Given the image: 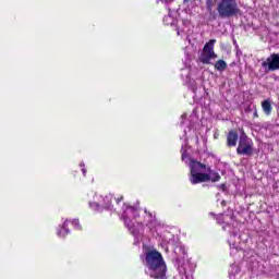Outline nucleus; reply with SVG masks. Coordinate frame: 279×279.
Returning <instances> with one entry per match:
<instances>
[{
  "instance_id": "dca6fc26",
  "label": "nucleus",
  "mask_w": 279,
  "mask_h": 279,
  "mask_svg": "<svg viewBox=\"0 0 279 279\" xmlns=\"http://www.w3.org/2000/svg\"><path fill=\"white\" fill-rule=\"evenodd\" d=\"M215 3H217L215 0H206V10H213Z\"/></svg>"
},
{
  "instance_id": "a211bd4d",
  "label": "nucleus",
  "mask_w": 279,
  "mask_h": 279,
  "mask_svg": "<svg viewBox=\"0 0 279 279\" xmlns=\"http://www.w3.org/2000/svg\"><path fill=\"white\" fill-rule=\"evenodd\" d=\"M90 208H93V210H97L99 208V204L97 203H89Z\"/></svg>"
},
{
  "instance_id": "412c9836",
  "label": "nucleus",
  "mask_w": 279,
  "mask_h": 279,
  "mask_svg": "<svg viewBox=\"0 0 279 279\" xmlns=\"http://www.w3.org/2000/svg\"><path fill=\"white\" fill-rule=\"evenodd\" d=\"M120 202H123V196H121L120 198H117V204H119Z\"/></svg>"
},
{
  "instance_id": "f257e3e1",
  "label": "nucleus",
  "mask_w": 279,
  "mask_h": 279,
  "mask_svg": "<svg viewBox=\"0 0 279 279\" xmlns=\"http://www.w3.org/2000/svg\"><path fill=\"white\" fill-rule=\"evenodd\" d=\"M186 258V248L184 246L174 247V259L178 265L181 279H193V265L189 262H184Z\"/></svg>"
},
{
  "instance_id": "9b49d317",
  "label": "nucleus",
  "mask_w": 279,
  "mask_h": 279,
  "mask_svg": "<svg viewBox=\"0 0 279 279\" xmlns=\"http://www.w3.org/2000/svg\"><path fill=\"white\" fill-rule=\"evenodd\" d=\"M207 173L209 175V181L211 180V182H219L221 180L219 172H213L210 168H207Z\"/></svg>"
},
{
  "instance_id": "b1692460",
  "label": "nucleus",
  "mask_w": 279,
  "mask_h": 279,
  "mask_svg": "<svg viewBox=\"0 0 279 279\" xmlns=\"http://www.w3.org/2000/svg\"><path fill=\"white\" fill-rule=\"evenodd\" d=\"M183 1H184V3H189L190 0H183Z\"/></svg>"
},
{
  "instance_id": "7ed1b4c3",
  "label": "nucleus",
  "mask_w": 279,
  "mask_h": 279,
  "mask_svg": "<svg viewBox=\"0 0 279 279\" xmlns=\"http://www.w3.org/2000/svg\"><path fill=\"white\" fill-rule=\"evenodd\" d=\"M236 154L239 156H252L254 154V142L252 138L243 132L239 137V145L236 148Z\"/></svg>"
},
{
  "instance_id": "a878e982",
  "label": "nucleus",
  "mask_w": 279,
  "mask_h": 279,
  "mask_svg": "<svg viewBox=\"0 0 279 279\" xmlns=\"http://www.w3.org/2000/svg\"><path fill=\"white\" fill-rule=\"evenodd\" d=\"M144 211L147 213V209H145Z\"/></svg>"
},
{
  "instance_id": "20e7f679",
  "label": "nucleus",
  "mask_w": 279,
  "mask_h": 279,
  "mask_svg": "<svg viewBox=\"0 0 279 279\" xmlns=\"http://www.w3.org/2000/svg\"><path fill=\"white\" fill-rule=\"evenodd\" d=\"M262 69L264 73H274L279 71V52H274L262 61Z\"/></svg>"
},
{
  "instance_id": "6ab92c4d",
  "label": "nucleus",
  "mask_w": 279,
  "mask_h": 279,
  "mask_svg": "<svg viewBox=\"0 0 279 279\" xmlns=\"http://www.w3.org/2000/svg\"><path fill=\"white\" fill-rule=\"evenodd\" d=\"M189 158V151L184 150L181 156V160H186Z\"/></svg>"
},
{
  "instance_id": "f8f14e48",
  "label": "nucleus",
  "mask_w": 279,
  "mask_h": 279,
  "mask_svg": "<svg viewBox=\"0 0 279 279\" xmlns=\"http://www.w3.org/2000/svg\"><path fill=\"white\" fill-rule=\"evenodd\" d=\"M262 108L265 112V114L269 116L271 114V100L266 99L262 102Z\"/></svg>"
},
{
  "instance_id": "ddd939ff",
  "label": "nucleus",
  "mask_w": 279,
  "mask_h": 279,
  "mask_svg": "<svg viewBox=\"0 0 279 279\" xmlns=\"http://www.w3.org/2000/svg\"><path fill=\"white\" fill-rule=\"evenodd\" d=\"M215 69L216 71H226V69H228V63H226L223 60H218L216 63H215Z\"/></svg>"
},
{
  "instance_id": "2eb2a0df",
  "label": "nucleus",
  "mask_w": 279,
  "mask_h": 279,
  "mask_svg": "<svg viewBox=\"0 0 279 279\" xmlns=\"http://www.w3.org/2000/svg\"><path fill=\"white\" fill-rule=\"evenodd\" d=\"M207 12L209 14L210 21H217V12H215V10L210 9V10H207Z\"/></svg>"
},
{
  "instance_id": "6e6552de",
  "label": "nucleus",
  "mask_w": 279,
  "mask_h": 279,
  "mask_svg": "<svg viewBox=\"0 0 279 279\" xmlns=\"http://www.w3.org/2000/svg\"><path fill=\"white\" fill-rule=\"evenodd\" d=\"M189 167H190V173H204L207 171L206 165L193 158H190Z\"/></svg>"
},
{
  "instance_id": "f03ea898",
  "label": "nucleus",
  "mask_w": 279,
  "mask_h": 279,
  "mask_svg": "<svg viewBox=\"0 0 279 279\" xmlns=\"http://www.w3.org/2000/svg\"><path fill=\"white\" fill-rule=\"evenodd\" d=\"M217 12L220 19H233V16L241 14V9L236 0H220Z\"/></svg>"
},
{
  "instance_id": "aec40b11",
  "label": "nucleus",
  "mask_w": 279,
  "mask_h": 279,
  "mask_svg": "<svg viewBox=\"0 0 279 279\" xmlns=\"http://www.w3.org/2000/svg\"><path fill=\"white\" fill-rule=\"evenodd\" d=\"M219 189H221V191H227V186H226V183H222L219 185Z\"/></svg>"
},
{
  "instance_id": "39448f33",
  "label": "nucleus",
  "mask_w": 279,
  "mask_h": 279,
  "mask_svg": "<svg viewBox=\"0 0 279 279\" xmlns=\"http://www.w3.org/2000/svg\"><path fill=\"white\" fill-rule=\"evenodd\" d=\"M215 43H217L216 39H210L205 44L201 56V62H203V64H210V60L217 58V53H215Z\"/></svg>"
},
{
  "instance_id": "0eeeda50",
  "label": "nucleus",
  "mask_w": 279,
  "mask_h": 279,
  "mask_svg": "<svg viewBox=\"0 0 279 279\" xmlns=\"http://www.w3.org/2000/svg\"><path fill=\"white\" fill-rule=\"evenodd\" d=\"M191 184H202V182H210V174L206 172L190 173Z\"/></svg>"
},
{
  "instance_id": "f3484780",
  "label": "nucleus",
  "mask_w": 279,
  "mask_h": 279,
  "mask_svg": "<svg viewBox=\"0 0 279 279\" xmlns=\"http://www.w3.org/2000/svg\"><path fill=\"white\" fill-rule=\"evenodd\" d=\"M72 225L74 226V228H76V230H82V227L80 226V220L78 219L72 220Z\"/></svg>"
},
{
  "instance_id": "9d476101",
  "label": "nucleus",
  "mask_w": 279,
  "mask_h": 279,
  "mask_svg": "<svg viewBox=\"0 0 279 279\" xmlns=\"http://www.w3.org/2000/svg\"><path fill=\"white\" fill-rule=\"evenodd\" d=\"M160 1L161 3H163L169 12L168 16H171L172 12H177L178 9L175 7H173V0H157Z\"/></svg>"
},
{
  "instance_id": "423d86ee",
  "label": "nucleus",
  "mask_w": 279,
  "mask_h": 279,
  "mask_svg": "<svg viewBox=\"0 0 279 279\" xmlns=\"http://www.w3.org/2000/svg\"><path fill=\"white\" fill-rule=\"evenodd\" d=\"M124 206L126 207L122 214V218L124 219V226H126V228L130 230V232L134 236H136V234H138V229L132 225V219H130V213L134 217V215L136 214V208H134V206H128L125 204H124Z\"/></svg>"
},
{
  "instance_id": "1a4fd4ad",
  "label": "nucleus",
  "mask_w": 279,
  "mask_h": 279,
  "mask_svg": "<svg viewBox=\"0 0 279 279\" xmlns=\"http://www.w3.org/2000/svg\"><path fill=\"white\" fill-rule=\"evenodd\" d=\"M236 143H239V133L234 130L229 131L227 134V146L236 147Z\"/></svg>"
},
{
  "instance_id": "4be33fe9",
  "label": "nucleus",
  "mask_w": 279,
  "mask_h": 279,
  "mask_svg": "<svg viewBox=\"0 0 279 279\" xmlns=\"http://www.w3.org/2000/svg\"><path fill=\"white\" fill-rule=\"evenodd\" d=\"M83 175H86V168L82 169Z\"/></svg>"
},
{
  "instance_id": "393cba45",
  "label": "nucleus",
  "mask_w": 279,
  "mask_h": 279,
  "mask_svg": "<svg viewBox=\"0 0 279 279\" xmlns=\"http://www.w3.org/2000/svg\"><path fill=\"white\" fill-rule=\"evenodd\" d=\"M81 167H84V162H81Z\"/></svg>"
},
{
  "instance_id": "5701e85b",
  "label": "nucleus",
  "mask_w": 279,
  "mask_h": 279,
  "mask_svg": "<svg viewBox=\"0 0 279 279\" xmlns=\"http://www.w3.org/2000/svg\"><path fill=\"white\" fill-rule=\"evenodd\" d=\"M254 116H255V117H258V113L255 111V112H254Z\"/></svg>"
},
{
  "instance_id": "4468645a",
  "label": "nucleus",
  "mask_w": 279,
  "mask_h": 279,
  "mask_svg": "<svg viewBox=\"0 0 279 279\" xmlns=\"http://www.w3.org/2000/svg\"><path fill=\"white\" fill-rule=\"evenodd\" d=\"M68 223H69V220H65L63 223L62 230H58V236H66V234L71 232L69 228H66Z\"/></svg>"
}]
</instances>
